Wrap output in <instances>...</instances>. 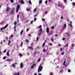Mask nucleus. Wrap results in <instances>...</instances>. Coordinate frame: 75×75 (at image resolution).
Masks as SVG:
<instances>
[{"label":"nucleus","mask_w":75,"mask_h":75,"mask_svg":"<svg viewBox=\"0 0 75 75\" xmlns=\"http://www.w3.org/2000/svg\"><path fill=\"white\" fill-rule=\"evenodd\" d=\"M20 5L18 4L16 6V13H17L18 12V11L19 10V8H20Z\"/></svg>","instance_id":"obj_1"},{"label":"nucleus","mask_w":75,"mask_h":75,"mask_svg":"<svg viewBox=\"0 0 75 75\" xmlns=\"http://www.w3.org/2000/svg\"><path fill=\"white\" fill-rule=\"evenodd\" d=\"M42 68H43L42 67H39L38 68V73H40V72L41 71H42Z\"/></svg>","instance_id":"obj_2"},{"label":"nucleus","mask_w":75,"mask_h":75,"mask_svg":"<svg viewBox=\"0 0 75 75\" xmlns=\"http://www.w3.org/2000/svg\"><path fill=\"white\" fill-rule=\"evenodd\" d=\"M8 25H6V26H5L4 27H3L1 28V31H2V30H4V29H6V28H7V27H8Z\"/></svg>","instance_id":"obj_3"},{"label":"nucleus","mask_w":75,"mask_h":75,"mask_svg":"<svg viewBox=\"0 0 75 75\" xmlns=\"http://www.w3.org/2000/svg\"><path fill=\"white\" fill-rule=\"evenodd\" d=\"M10 8H9L8 7L6 10V11L7 12L9 13V11H10Z\"/></svg>","instance_id":"obj_4"},{"label":"nucleus","mask_w":75,"mask_h":75,"mask_svg":"<svg viewBox=\"0 0 75 75\" xmlns=\"http://www.w3.org/2000/svg\"><path fill=\"white\" fill-rule=\"evenodd\" d=\"M28 48L29 49H30L31 51H33V47L29 46L28 47Z\"/></svg>","instance_id":"obj_5"},{"label":"nucleus","mask_w":75,"mask_h":75,"mask_svg":"<svg viewBox=\"0 0 75 75\" xmlns=\"http://www.w3.org/2000/svg\"><path fill=\"white\" fill-rule=\"evenodd\" d=\"M20 67H21V69H22V68H23V64L22 62L21 63Z\"/></svg>","instance_id":"obj_6"},{"label":"nucleus","mask_w":75,"mask_h":75,"mask_svg":"<svg viewBox=\"0 0 75 75\" xmlns=\"http://www.w3.org/2000/svg\"><path fill=\"white\" fill-rule=\"evenodd\" d=\"M17 64V63H15L14 64H12V66L13 67V68H16V65Z\"/></svg>","instance_id":"obj_7"},{"label":"nucleus","mask_w":75,"mask_h":75,"mask_svg":"<svg viewBox=\"0 0 75 75\" xmlns=\"http://www.w3.org/2000/svg\"><path fill=\"white\" fill-rule=\"evenodd\" d=\"M7 61H8V62H10V61H13V59H7Z\"/></svg>","instance_id":"obj_8"},{"label":"nucleus","mask_w":75,"mask_h":75,"mask_svg":"<svg viewBox=\"0 0 75 75\" xmlns=\"http://www.w3.org/2000/svg\"><path fill=\"white\" fill-rule=\"evenodd\" d=\"M50 29H49V28H47L46 29V31L47 33H49V31Z\"/></svg>","instance_id":"obj_9"},{"label":"nucleus","mask_w":75,"mask_h":75,"mask_svg":"<svg viewBox=\"0 0 75 75\" xmlns=\"http://www.w3.org/2000/svg\"><path fill=\"white\" fill-rule=\"evenodd\" d=\"M14 8H13L12 9L11 11V14H13V13H14Z\"/></svg>","instance_id":"obj_10"},{"label":"nucleus","mask_w":75,"mask_h":75,"mask_svg":"<svg viewBox=\"0 0 75 75\" xmlns=\"http://www.w3.org/2000/svg\"><path fill=\"white\" fill-rule=\"evenodd\" d=\"M20 3H21L22 4H23L24 3V2L23 1V0H21V1H20Z\"/></svg>","instance_id":"obj_11"},{"label":"nucleus","mask_w":75,"mask_h":75,"mask_svg":"<svg viewBox=\"0 0 75 75\" xmlns=\"http://www.w3.org/2000/svg\"><path fill=\"white\" fill-rule=\"evenodd\" d=\"M8 52H9V51H8L6 53V54L7 56H9V55H10V54H9V53H8Z\"/></svg>","instance_id":"obj_12"},{"label":"nucleus","mask_w":75,"mask_h":75,"mask_svg":"<svg viewBox=\"0 0 75 75\" xmlns=\"http://www.w3.org/2000/svg\"><path fill=\"white\" fill-rule=\"evenodd\" d=\"M42 0H41L39 1V4H41L42 3Z\"/></svg>","instance_id":"obj_13"},{"label":"nucleus","mask_w":75,"mask_h":75,"mask_svg":"<svg viewBox=\"0 0 75 75\" xmlns=\"http://www.w3.org/2000/svg\"><path fill=\"white\" fill-rule=\"evenodd\" d=\"M10 44H11V40H9L8 41V45H10Z\"/></svg>","instance_id":"obj_14"},{"label":"nucleus","mask_w":75,"mask_h":75,"mask_svg":"<svg viewBox=\"0 0 75 75\" xmlns=\"http://www.w3.org/2000/svg\"><path fill=\"white\" fill-rule=\"evenodd\" d=\"M40 61H41V58H39L37 61V62H40Z\"/></svg>","instance_id":"obj_15"},{"label":"nucleus","mask_w":75,"mask_h":75,"mask_svg":"<svg viewBox=\"0 0 75 75\" xmlns=\"http://www.w3.org/2000/svg\"><path fill=\"white\" fill-rule=\"evenodd\" d=\"M39 32L42 33V28H40L39 30Z\"/></svg>","instance_id":"obj_16"},{"label":"nucleus","mask_w":75,"mask_h":75,"mask_svg":"<svg viewBox=\"0 0 75 75\" xmlns=\"http://www.w3.org/2000/svg\"><path fill=\"white\" fill-rule=\"evenodd\" d=\"M69 25H70V27L71 28H73V27H72V24H69Z\"/></svg>","instance_id":"obj_17"},{"label":"nucleus","mask_w":75,"mask_h":75,"mask_svg":"<svg viewBox=\"0 0 75 75\" xmlns=\"http://www.w3.org/2000/svg\"><path fill=\"white\" fill-rule=\"evenodd\" d=\"M66 34L68 37H70V35H69V34L68 33H66Z\"/></svg>","instance_id":"obj_18"},{"label":"nucleus","mask_w":75,"mask_h":75,"mask_svg":"<svg viewBox=\"0 0 75 75\" xmlns=\"http://www.w3.org/2000/svg\"><path fill=\"white\" fill-rule=\"evenodd\" d=\"M46 50L45 49V48H44L43 49V52H46Z\"/></svg>","instance_id":"obj_19"},{"label":"nucleus","mask_w":75,"mask_h":75,"mask_svg":"<svg viewBox=\"0 0 75 75\" xmlns=\"http://www.w3.org/2000/svg\"><path fill=\"white\" fill-rule=\"evenodd\" d=\"M23 30H22L20 32V34L21 35H22L23 34Z\"/></svg>","instance_id":"obj_20"},{"label":"nucleus","mask_w":75,"mask_h":75,"mask_svg":"<svg viewBox=\"0 0 75 75\" xmlns=\"http://www.w3.org/2000/svg\"><path fill=\"white\" fill-rule=\"evenodd\" d=\"M66 63V61L65 60H64V61L63 65H65V63Z\"/></svg>","instance_id":"obj_21"},{"label":"nucleus","mask_w":75,"mask_h":75,"mask_svg":"<svg viewBox=\"0 0 75 75\" xmlns=\"http://www.w3.org/2000/svg\"><path fill=\"white\" fill-rule=\"evenodd\" d=\"M58 5L59 7H61L62 6V5H61V4H58Z\"/></svg>","instance_id":"obj_22"},{"label":"nucleus","mask_w":75,"mask_h":75,"mask_svg":"<svg viewBox=\"0 0 75 75\" xmlns=\"http://www.w3.org/2000/svg\"><path fill=\"white\" fill-rule=\"evenodd\" d=\"M51 41L52 42H54V39H53V38H51Z\"/></svg>","instance_id":"obj_23"},{"label":"nucleus","mask_w":75,"mask_h":75,"mask_svg":"<svg viewBox=\"0 0 75 75\" xmlns=\"http://www.w3.org/2000/svg\"><path fill=\"white\" fill-rule=\"evenodd\" d=\"M52 34V32H51V33H49V35H51Z\"/></svg>","instance_id":"obj_24"},{"label":"nucleus","mask_w":75,"mask_h":75,"mask_svg":"<svg viewBox=\"0 0 75 75\" xmlns=\"http://www.w3.org/2000/svg\"><path fill=\"white\" fill-rule=\"evenodd\" d=\"M42 28V26H41V25H40V26L38 27V28Z\"/></svg>","instance_id":"obj_25"},{"label":"nucleus","mask_w":75,"mask_h":75,"mask_svg":"<svg viewBox=\"0 0 75 75\" xmlns=\"http://www.w3.org/2000/svg\"><path fill=\"white\" fill-rule=\"evenodd\" d=\"M28 2L30 4H31V1H29Z\"/></svg>","instance_id":"obj_26"},{"label":"nucleus","mask_w":75,"mask_h":75,"mask_svg":"<svg viewBox=\"0 0 75 75\" xmlns=\"http://www.w3.org/2000/svg\"><path fill=\"white\" fill-rule=\"evenodd\" d=\"M41 33H42V32H39L38 35L40 36V35H41Z\"/></svg>","instance_id":"obj_27"},{"label":"nucleus","mask_w":75,"mask_h":75,"mask_svg":"<svg viewBox=\"0 0 75 75\" xmlns=\"http://www.w3.org/2000/svg\"><path fill=\"white\" fill-rule=\"evenodd\" d=\"M64 28H66L67 27V25L66 24H64Z\"/></svg>","instance_id":"obj_28"},{"label":"nucleus","mask_w":75,"mask_h":75,"mask_svg":"<svg viewBox=\"0 0 75 75\" xmlns=\"http://www.w3.org/2000/svg\"><path fill=\"white\" fill-rule=\"evenodd\" d=\"M14 24L15 25H16V24H17V22L16 21L15 22Z\"/></svg>","instance_id":"obj_29"},{"label":"nucleus","mask_w":75,"mask_h":75,"mask_svg":"<svg viewBox=\"0 0 75 75\" xmlns=\"http://www.w3.org/2000/svg\"><path fill=\"white\" fill-rule=\"evenodd\" d=\"M45 46V42H44L42 44V47H44Z\"/></svg>","instance_id":"obj_30"},{"label":"nucleus","mask_w":75,"mask_h":75,"mask_svg":"<svg viewBox=\"0 0 75 75\" xmlns=\"http://www.w3.org/2000/svg\"><path fill=\"white\" fill-rule=\"evenodd\" d=\"M19 56H20V57H22V54H21V53H19Z\"/></svg>","instance_id":"obj_31"},{"label":"nucleus","mask_w":75,"mask_h":75,"mask_svg":"<svg viewBox=\"0 0 75 75\" xmlns=\"http://www.w3.org/2000/svg\"><path fill=\"white\" fill-rule=\"evenodd\" d=\"M26 11H30V9H28V8H27L26 9Z\"/></svg>","instance_id":"obj_32"},{"label":"nucleus","mask_w":75,"mask_h":75,"mask_svg":"<svg viewBox=\"0 0 75 75\" xmlns=\"http://www.w3.org/2000/svg\"><path fill=\"white\" fill-rule=\"evenodd\" d=\"M37 11V8H35V9H34V12H35V11Z\"/></svg>","instance_id":"obj_33"},{"label":"nucleus","mask_w":75,"mask_h":75,"mask_svg":"<svg viewBox=\"0 0 75 75\" xmlns=\"http://www.w3.org/2000/svg\"><path fill=\"white\" fill-rule=\"evenodd\" d=\"M41 65H42V64H40V65L39 66V67H42V66H41Z\"/></svg>","instance_id":"obj_34"},{"label":"nucleus","mask_w":75,"mask_h":75,"mask_svg":"<svg viewBox=\"0 0 75 75\" xmlns=\"http://www.w3.org/2000/svg\"><path fill=\"white\" fill-rule=\"evenodd\" d=\"M6 52V50H5L4 51H3V53H5V52Z\"/></svg>","instance_id":"obj_35"},{"label":"nucleus","mask_w":75,"mask_h":75,"mask_svg":"<svg viewBox=\"0 0 75 75\" xmlns=\"http://www.w3.org/2000/svg\"><path fill=\"white\" fill-rule=\"evenodd\" d=\"M36 64H33L32 66H33V67H35V66H36Z\"/></svg>","instance_id":"obj_36"},{"label":"nucleus","mask_w":75,"mask_h":75,"mask_svg":"<svg viewBox=\"0 0 75 75\" xmlns=\"http://www.w3.org/2000/svg\"><path fill=\"white\" fill-rule=\"evenodd\" d=\"M6 58H7V57L6 56H5L3 57V59H6Z\"/></svg>","instance_id":"obj_37"},{"label":"nucleus","mask_w":75,"mask_h":75,"mask_svg":"<svg viewBox=\"0 0 75 75\" xmlns=\"http://www.w3.org/2000/svg\"><path fill=\"white\" fill-rule=\"evenodd\" d=\"M68 45V44H67V45H65V46H64V47H67Z\"/></svg>","instance_id":"obj_38"},{"label":"nucleus","mask_w":75,"mask_h":75,"mask_svg":"<svg viewBox=\"0 0 75 75\" xmlns=\"http://www.w3.org/2000/svg\"><path fill=\"white\" fill-rule=\"evenodd\" d=\"M36 20H37V18H34V21H36Z\"/></svg>","instance_id":"obj_39"},{"label":"nucleus","mask_w":75,"mask_h":75,"mask_svg":"<svg viewBox=\"0 0 75 75\" xmlns=\"http://www.w3.org/2000/svg\"><path fill=\"white\" fill-rule=\"evenodd\" d=\"M71 46H72V47H74V44H72Z\"/></svg>","instance_id":"obj_40"},{"label":"nucleus","mask_w":75,"mask_h":75,"mask_svg":"<svg viewBox=\"0 0 75 75\" xmlns=\"http://www.w3.org/2000/svg\"><path fill=\"white\" fill-rule=\"evenodd\" d=\"M54 27L53 26H52V30H53V29H54Z\"/></svg>","instance_id":"obj_41"},{"label":"nucleus","mask_w":75,"mask_h":75,"mask_svg":"<svg viewBox=\"0 0 75 75\" xmlns=\"http://www.w3.org/2000/svg\"><path fill=\"white\" fill-rule=\"evenodd\" d=\"M11 3H13L14 2V1L13 0H11Z\"/></svg>","instance_id":"obj_42"},{"label":"nucleus","mask_w":75,"mask_h":75,"mask_svg":"<svg viewBox=\"0 0 75 75\" xmlns=\"http://www.w3.org/2000/svg\"><path fill=\"white\" fill-rule=\"evenodd\" d=\"M26 41L27 42H28L29 40L27 39H26Z\"/></svg>","instance_id":"obj_43"},{"label":"nucleus","mask_w":75,"mask_h":75,"mask_svg":"<svg viewBox=\"0 0 75 75\" xmlns=\"http://www.w3.org/2000/svg\"><path fill=\"white\" fill-rule=\"evenodd\" d=\"M38 37H37V41H38V40H39V39H38Z\"/></svg>","instance_id":"obj_44"},{"label":"nucleus","mask_w":75,"mask_h":75,"mask_svg":"<svg viewBox=\"0 0 75 75\" xmlns=\"http://www.w3.org/2000/svg\"><path fill=\"white\" fill-rule=\"evenodd\" d=\"M33 68H34V66H33V65L31 67V69H33Z\"/></svg>","instance_id":"obj_45"},{"label":"nucleus","mask_w":75,"mask_h":75,"mask_svg":"<svg viewBox=\"0 0 75 75\" xmlns=\"http://www.w3.org/2000/svg\"><path fill=\"white\" fill-rule=\"evenodd\" d=\"M42 21H45V19L44 18H42Z\"/></svg>","instance_id":"obj_46"},{"label":"nucleus","mask_w":75,"mask_h":75,"mask_svg":"<svg viewBox=\"0 0 75 75\" xmlns=\"http://www.w3.org/2000/svg\"><path fill=\"white\" fill-rule=\"evenodd\" d=\"M47 2H48V1H45V4H47Z\"/></svg>","instance_id":"obj_47"},{"label":"nucleus","mask_w":75,"mask_h":75,"mask_svg":"<svg viewBox=\"0 0 75 75\" xmlns=\"http://www.w3.org/2000/svg\"><path fill=\"white\" fill-rule=\"evenodd\" d=\"M73 6H75V2H73Z\"/></svg>","instance_id":"obj_48"},{"label":"nucleus","mask_w":75,"mask_h":75,"mask_svg":"<svg viewBox=\"0 0 75 75\" xmlns=\"http://www.w3.org/2000/svg\"><path fill=\"white\" fill-rule=\"evenodd\" d=\"M17 17L18 19V18H19V15H18L17 16Z\"/></svg>","instance_id":"obj_49"},{"label":"nucleus","mask_w":75,"mask_h":75,"mask_svg":"<svg viewBox=\"0 0 75 75\" xmlns=\"http://www.w3.org/2000/svg\"><path fill=\"white\" fill-rule=\"evenodd\" d=\"M33 44L34 43H33V42H32L31 44H30V45H33Z\"/></svg>","instance_id":"obj_50"},{"label":"nucleus","mask_w":75,"mask_h":75,"mask_svg":"<svg viewBox=\"0 0 75 75\" xmlns=\"http://www.w3.org/2000/svg\"><path fill=\"white\" fill-rule=\"evenodd\" d=\"M64 3H66L67 2V0H64Z\"/></svg>","instance_id":"obj_51"},{"label":"nucleus","mask_w":75,"mask_h":75,"mask_svg":"<svg viewBox=\"0 0 75 75\" xmlns=\"http://www.w3.org/2000/svg\"><path fill=\"white\" fill-rule=\"evenodd\" d=\"M23 42H22L21 43V46H23Z\"/></svg>","instance_id":"obj_52"},{"label":"nucleus","mask_w":75,"mask_h":75,"mask_svg":"<svg viewBox=\"0 0 75 75\" xmlns=\"http://www.w3.org/2000/svg\"><path fill=\"white\" fill-rule=\"evenodd\" d=\"M28 31H29V29H26V31H27V32Z\"/></svg>","instance_id":"obj_53"},{"label":"nucleus","mask_w":75,"mask_h":75,"mask_svg":"<svg viewBox=\"0 0 75 75\" xmlns=\"http://www.w3.org/2000/svg\"><path fill=\"white\" fill-rule=\"evenodd\" d=\"M68 72H71V70H70V69H69L68 70Z\"/></svg>","instance_id":"obj_54"},{"label":"nucleus","mask_w":75,"mask_h":75,"mask_svg":"<svg viewBox=\"0 0 75 75\" xmlns=\"http://www.w3.org/2000/svg\"><path fill=\"white\" fill-rule=\"evenodd\" d=\"M60 50V51H62V48L61 47Z\"/></svg>","instance_id":"obj_55"},{"label":"nucleus","mask_w":75,"mask_h":75,"mask_svg":"<svg viewBox=\"0 0 75 75\" xmlns=\"http://www.w3.org/2000/svg\"><path fill=\"white\" fill-rule=\"evenodd\" d=\"M65 38H63V41H64V40H65Z\"/></svg>","instance_id":"obj_56"},{"label":"nucleus","mask_w":75,"mask_h":75,"mask_svg":"<svg viewBox=\"0 0 75 75\" xmlns=\"http://www.w3.org/2000/svg\"><path fill=\"white\" fill-rule=\"evenodd\" d=\"M49 45L51 46L52 45V43H50Z\"/></svg>","instance_id":"obj_57"},{"label":"nucleus","mask_w":75,"mask_h":75,"mask_svg":"<svg viewBox=\"0 0 75 75\" xmlns=\"http://www.w3.org/2000/svg\"><path fill=\"white\" fill-rule=\"evenodd\" d=\"M57 36H58V34H56L55 35V37H57Z\"/></svg>","instance_id":"obj_58"},{"label":"nucleus","mask_w":75,"mask_h":75,"mask_svg":"<svg viewBox=\"0 0 75 75\" xmlns=\"http://www.w3.org/2000/svg\"><path fill=\"white\" fill-rule=\"evenodd\" d=\"M53 74L52 73V72L50 73V75H53Z\"/></svg>","instance_id":"obj_59"},{"label":"nucleus","mask_w":75,"mask_h":75,"mask_svg":"<svg viewBox=\"0 0 75 75\" xmlns=\"http://www.w3.org/2000/svg\"><path fill=\"white\" fill-rule=\"evenodd\" d=\"M33 23V21H31L30 22L31 23Z\"/></svg>","instance_id":"obj_60"},{"label":"nucleus","mask_w":75,"mask_h":75,"mask_svg":"<svg viewBox=\"0 0 75 75\" xmlns=\"http://www.w3.org/2000/svg\"><path fill=\"white\" fill-rule=\"evenodd\" d=\"M64 52H62V55H64Z\"/></svg>","instance_id":"obj_61"},{"label":"nucleus","mask_w":75,"mask_h":75,"mask_svg":"<svg viewBox=\"0 0 75 75\" xmlns=\"http://www.w3.org/2000/svg\"><path fill=\"white\" fill-rule=\"evenodd\" d=\"M13 75H17V73H14L13 74Z\"/></svg>","instance_id":"obj_62"},{"label":"nucleus","mask_w":75,"mask_h":75,"mask_svg":"<svg viewBox=\"0 0 75 75\" xmlns=\"http://www.w3.org/2000/svg\"><path fill=\"white\" fill-rule=\"evenodd\" d=\"M17 75H20V73L19 72L18 73Z\"/></svg>","instance_id":"obj_63"},{"label":"nucleus","mask_w":75,"mask_h":75,"mask_svg":"<svg viewBox=\"0 0 75 75\" xmlns=\"http://www.w3.org/2000/svg\"><path fill=\"white\" fill-rule=\"evenodd\" d=\"M59 47H61V44H59L58 45Z\"/></svg>","instance_id":"obj_64"}]
</instances>
